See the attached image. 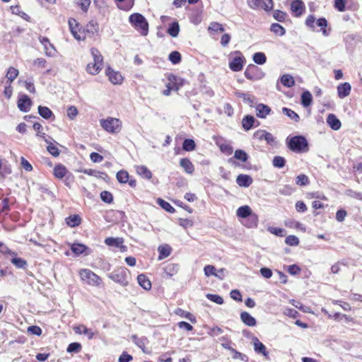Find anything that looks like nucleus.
Wrapping results in <instances>:
<instances>
[{
	"label": "nucleus",
	"instance_id": "nucleus-47",
	"mask_svg": "<svg viewBox=\"0 0 362 362\" xmlns=\"http://www.w3.org/2000/svg\"><path fill=\"white\" fill-rule=\"evenodd\" d=\"M157 202L166 211L169 213L175 212V209L171 206L170 203L167 202L166 201L162 199H158Z\"/></svg>",
	"mask_w": 362,
	"mask_h": 362
},
{
	"label": "nucleus",
	"instance_id": "nucleus-12",
	"mask_svg": "<svg viewBox=\"0 0 362 362\" xmlns=\"http://www.w3.org/2000/svg\"><path fill=\"white\" fill-rule=\"evenodd\" d=\"M305 4L302 0H292L291 3V11L296 17L300 16L305 11Z\"/></svg>",
	"mask_w": 362,
	"mask_h": 362
},
{
	"label": "nucleus",
	"instance_id": "nucleus-13",
	"mask_svg": "<svg viewBox=\"0 0 362 362\" xmlns=\"http://www.w3.org/2000/svg\"><path fill=\"white\" fill-rule=\"evenodd\" d=\"M40 43L44 46L45 54L49 57L54 55L55 49L54 45L49 42V40L45 37H39Z\"/></svg>",
	"mask_w": 362,
	"mask_h": 362
},
{
	"label": "nucleus",
	"instance_id": "nucleus-62",
	"mask_svg": "<svg viewBox=\"0 0 362 362\" xmlns=\"http://www.w3.org/2000/svg\"><path fill=\"white\" fill-rule=\"evenodd\" d=\"M293 192V189L289 185H284L283 187L279 189V192L281 194L288 196L291 195Z\"/></svg>",
	"mask_w": 362,
	"mask_h": 362
},
{
	"label": "nucleus",
	"instance_id": "nucleus-26",
	"mask_svg": "<svg viewBox=\"0 0 362 362\" xmlns=\"http://www.w3.org/2000/svg\"><path fill=\"white\" fill-rule=\"evenodd\" d=\"M158 250L159 252L158 259L161 260L165 257H168L170 255L172 248L169 245L165 244L160 245L158 248Z\"/></svg>",
	"mask_w": 362,
	"mask_h": 362
},
{
	"label": "nucleus",
	"instance_id": "nucleus-23",
	"mask_svg": "<svg viewBox=\"0 0 362 362\" xmlns=\"http://www.w3.org/2000/svg\"><path fill=\"white\" fill-rule=\"evenodd\" d=\"M327 123L333 130H339L341 126L340 120L334 114L328 115Z\"/></svg>",
	"mask_w": 362,
	"mask_h": 362
},
{
	"label": "nucleus",
	"instance_id": "nucleus-25",
	"mask_svg": "<svg viewBox=\"0 0 362 362\" xmlns=\"http://www.w3.org/2000/svg\"><path fill=\"white\" fill-rule=\"evenodd\" d=\"M74 329L76 334H83L87 335L88 339H92L94 337V332L91 329H88L83 325H80L77 327H75L74 328Z\"/></svg>",
	"mask_w": 362,
	"mask_h": 362
},
{
	"label": "nucleus",
	"instance_id": "nucleus-31",
	"mask_svg": "<svg viewBox=\"0 0 362 362\" xmlns=\"http://www.w3.org/2000/svg\"><path fill=\"white\" fill-rule=\"evenodd\" d=\"M67 173L68 170L62 164H58L54 168V175L57 178H63Z\"/></svg>",
	"mask_w": 362,
	"mask_h": 362
},
{
	"label": "nucleus",
	"instance_id": "nucleus-6",
	"mask_svg": "<svg viewBox=\"0 0 362 362\" xmlns=\"http://www.w3.org/2000/svg\"><path fill=\"white\" fill-rule=\"evenodd\" d=\"M101 127L109 133H116L121 129V122L119 119L108 117L106 119H100Z\"/></svg>",
	"mask_w": 362,
	"mask_h": 362
},
{
	"label": "nucleus",
	"instance_id": "nucleus-61",
	"mask_svg": "<svg viewBox=\"0 0 362 362\" xmlns=\"http://www.w3.org/2000/svg\"><path fill=\"white\" fill-rule=\"evenodd\" d=\"M268 231L279 237H283L285 235L284 230L280 228L269 227Z\"/></svg>",
	"mask_w": 362,
	"mask_h": 362
},
{
	"label": "nucleus",
	"instance_id": "nucleus-57",
	"mask_svg": "<svg viewBox=\"0 0 362 362\" xmlns=\"http://www.w3.org/2000/svg\"><path fill=\"white\" fill-rule=\"evenodd\" d=\"M206 298L212 302H214L218 305H222L223 303V299L221 296L216 294H206Z\"/></svg>",
	"mask_w": 362,
	"mask_h": 362
},
{
	"label": "nucleus",
	"instance_id": "nucleus-38",
	"mask_svg": "<svg viewBox=\"0 0 362 362\" xmlns=\"http://www.w3.org/2000/svg\"><path fill=\"white\" fill-rule=\"evenodd\" d=\"M281 83L288 88L292 87L295 84V81L289 74H284L281 77Z\"/></svg>",
	"mask_w": 362,
	"mask_h": 362
},
{
	"label": "nucleus",
	"instance_id": "nucleus-46",
	"mask_svg": "<svg viewBox=\"0 0 362 362\" xmlns=\"http://www.w3.org/2000/svg\"><path fill=\"white\" fill-rule=\"evenodd\" d=\"M317 26L321 28V31L325 36L329 35V33L326 30L327 26V21L325 18H319L316 22Z\"/></svg>",
	"mask_w": 362,
	"mask_h": 362
},
{
	"label": "nucleus",
	"instance_id": "nucleus-37",
	"mask_svg": "<svg viewBox=\"0 0 362 362\" xmlns=\"http://www.w3.org/2000/svg\"><path fill=\"white\" fill-rule=\"evenodd\" d=\"M313 100L311 93L308 90L303 91L301 95V104L303 107H308Z\"/></svg>",
	"mask_w": 362,
	"mask_h": 362
},
{
	"label": "nucleus",
	"instance_id": "nucleus-4",
	"mask_svg": "<svg viewBox=\"0 0 362 362\" xmlns=\"http://www.w3.org/2000/svg\"><path fill=\"white\" fill-rule=\"evenodd\" d=\"M82 281L93 286H100L102 279L90 269H82L78 272Z\"/></svg>",
	"mask_w": 362,
	"mask_h": 362
},
{
	"label": "nucleus",
	"instance_id": "nucleus-35",
	"mask_svg": "<svg viewBox=\"0 0 362 362\" xmlns=\"http://www.w3.org/2000/svg\"><path fill=\"white\" fill-rule=\"evenodd\" d=\"M255 117L251 115H246L243 117L242 120V125L245 130L248 131L250 130L255 122Z\"/></svg>",
	"mask_w": 362,
	"mask_h": 362
},
{
	"label": "nucleus",
	"instance_id": "nucleus-33",
	"mask_svg": "<svg viewBox=\"0 0 362 362\" xmlns=\"http://www.w3.org/2000/svg\"><path fill=\"white\" fill-rule=\"evenodd\" d=\"M137 174L146 179H151L152 177L151 172L145 165H138L136 167Z\"/></svg>",
	"mask_w": 362,
	"mask_h": 362
},
{
	"label": "nucleus",
	"instance_id": "nucleus-10",
	"mask_svg": "<svg viewBox=\"0 0 362 362\" xmlns=\"http://www.w3.org/2000/svg\"><path fill=\"white\" fill-rule=\"evenodd\" d=\"M254 139L258 141H265L267 144L274 146L276 144V138L269 132L264 129L257 130L253 134Z\"/></svg>",
	"mask_w": 362,
	"mask_h": 362
},
{
	"label": "nucleus",
	"instance_id": "nucleus-30",
	"mask_svg": "<svg viewBox=\"0 0 362 362\" xmlns=\"http://www.w3.org/2000/svg\"><path fill=\"white\" fill-rule=\"evenodd\" d=\"M179 270V265L177 264L170 263L166 265L164 269V272L166 276L171 277L176 274Z\"/></svg>",
	"mask_w": 362,
	"mask_h": 362
},
{
	"label": "nucleus",
	"instance_id": "nucleus-63",
	"mask_svg": "<svg viewBox=\"0 0 362 362\" xmlns=\"http://www.w3.org/2000/svg\"><path fill=\"white\" fill-rule=\"evenodd\" d=\"M346 194L349 197L356 198L357 199L362 200V193L361 192H358L354 191L352 189H348L346 192Z\"/></svg>",
	"mask_w": 362,
	"mask_h": 362
},
{
	"label": "nucleus",
	"instance_id": "nucleus-56",
	"mask_svg": "<svg viewBox=\"0 0 362 362\" xmlns=\"http://www.w3.org/2000/svg\"><path fill=\"white\" fill-rule=\"evenodd\" d=\"M100 198L104 202L107 203V204H110L113 201L112 194L110 192H107V191H103L100 193Z\"/></svg>",
	"mask_w": 362,
	"mask_h": 362
},
{
	"label": "nucleus",
	"instance_id": "nucleus-19",
	"mask_svg": "<svg viewBox=\"0 0 362 362\" xmlns=\"http://www.w3.org/2000/svg\"><path fill=\"white\" fill-rule=\"evenodd\" d=\"M254 350L257 354H262L264 356L268 355L266 346L258 339L257 337H252Z\"/></svg>",
	"mask_w": 362,
	"mask_h": 362
},
{
	"label": "nucleus",
	"instance_id": "nucleus-15",
	"mask_svg": "<svg viewBox=\"0 0 362 362\" xmlns=\"http://www.w3.org/2000/svg\"><path fill=\"white\" fill-rule=\"evenodd\" d=\"M106 75L108 76L109 80L113 84H120L123 81V77L120 73L115 71L110 67L106 69Z\"/></svg>",
	"mask_w": 362,
	"mask_h": 362
},
{
	"label": "nucleus",
	"instance_id": "nucleus-36",
	"mask_svg": "<svg viewBox=\"0 0 362 362\" xmlns=\"http://www.w3.org/2000/svg\"><path fill=\"white\" fill-rule=\"evenodd\" d=\"M18 70L13 66L8 68L6 77L7 78L8 83H11L18 76Z\"/></svg>",
	"mask_w": 362,
	"mask_h": 362
},
{
	"label": "nucleus",
	"instance_id": "nucleus-17",
	"mask_svg": "<svg viewBox=\"0 0 362 362\" xmlns=\"http://www.w3.org/2000/svg\"><path fill=\"white\" fill-rule=\"evenodd\" d=\"M5 253L10 254L13 256H14L11 259V262L15 265L17 268L19 269H23L27 266V262L20 257H16V254L12 251H11L9 249L6 248V250L4 251Z\"/></svg>",
	"mask_w": 362,
	"mask_h": 362
},
{
	"label": "nucleus",
	"instance_id": "nucleus-41",
	"mask_svg": "<svg viewBox=\"0 0 362 362\" xmlns=\"http://www.w3.org/2000/svg\"><path fill=\"white\" fill-rule=\"evenodd\" d=\"M117 180L119 182L125 184L129 181V173L125 170H119L116 175Z\"/></svg>",
	"mask_w": 362,
	"mask_h": 362
},
{
	"label": "nucleus",
	"instance_id": "nucleus-20",
	"mask_svg": "<svg viewBox=\"0 0 362 362\" xmlns=\"http://www.w3.org/2000/svg\"><path fill=\"white\" fill-rule=\"evenodd\" d=\"M236 182L240 187H248L252 183V178L248 175L240 174L237 177Z\"/></svg>",
	"mask_w": 362,
	"mask_h": 362
},
{
	"label": "nucleus",
	"instance_id": "nucleus-40",
	"mask_svg": "<svg viewBox=\"0 0 362 362\" xmlns=\"http://www.w3.org/2000/svg\"><path fill=\"white\" fill-rule=\"evenodd\" d=\"M105 243L108 246L119 247L123 243V240L119 238H107L105 240Z\"/></svg>",
	"mask_w": 362,
	"mask_h": 362
},
{
	"label": "nucleus",
	"instance_id": "nucleus-48",
	"mask_svg": "<svg viewBox=\"0 0 362 362\" xmlns=\"http://www.w3.org/2000/svg\"><path fill=\"white\" fill-rule=\"evenodd\" d=\"M168 59L173 64H177L181 61V54L177 51H173L170 53L168 56Z\"/></svg>",
	"mask_w": 362,
	"mask_h": 362
},
{
	"label": "nucleus",
	"instance_id": "nucleus-16",
	"mask_svg": "<svg viewBox=\"0 0 362 362\" xmlns=\"http://www.w3.org/2000/svg\"><path fill=\"white\" fill-rule=\"evenodd\" d=\"M256 115L259 118H266L272 111L271 108L263 103H259L255 106Z\"/></svg>",
	"mask_w": 362,
	"mask_h": 362
},
{
	"label": "nucleus",
	"instance_id": "nucleus-64",
	"mask_svg": "<svg viewBox=\"0 0 362 362\" xmlns=\"http://www.w3.org/2000/svg\"><path fill=\"white\" fill-rule=\"evenodd\" d=\"M133 359V357L124 351L119 356L118 362H129Z\"/></svg>",
	"mask_w": 362,
	"mask_h": 362
},
{
	"label": "nucleus",
	"instance_id": "nucleus-11",
	"mask_svg": "<svg viewBox=\"0 0 362 362\" xmlns=\"http://www.w3.org/2000/svg\"><path fill=\"white\" fill-rule=\"evenodd\" d=\"M238 56L234 57L229 63L230 69L233 71H240L243 69V64L245 62V57L242 55L240 52H237Z\"/></svg>",
	"mask_w": 362,
	"mask_h": 362
},
{
	"label": "nucleus",
	"instance_id": "nucleus-29",
	"mask_svg": "<svg viewBox=\"0 0 362 362\" xmlns=\"http://www.w3.org/2000/svg\"><path fill=\"white\" fill-rule=\"evenodd\" d=\"M69 26L70 28V30L73 35V36L78 40H81L82 38H84L82 37L77 31L76 28L78 27V23L76 20L74 19H70L69 20Z\"/></svg>",
	"mask_w": 362,
	"mask_h": 362
},
{
	"label": "nucleus",
	"instance_id": "nucleus-39",
	"mask_svg": "<svg viewBox=\"0 0 362 362\" xmlns=\"http://www.w3.org/2000/svg\"><path fill=\"white\" fill-rule=\"evenodd\" d=\"M38 113L42 117L46 119H49L53 115V113L49 108L41 105L38 107Z\"/></svg>",
	"mask_w": 362,
	"mask_h": 362
},
{
	"label": "nucleus",
	"instance_id": "nucleus-42",
	"mask_svg": "<svg viewBox=\"0 0 362 362\" xmlns=\"http://www.w3.org/2000/svg\"><path fill=\"white\" fill-rule=\"evenodd\" d=\"M282 112L286 115L287 117L291 118V119L294 120L295 122H298L300 119L299 115L295 112L293 110L287 108V107H283L282 108Z\"/></svg>",
	"mask_w": 362,
	"mask_h": 362
},
{
	"label": "nucleus",
	"instance_id": "nucleus-27",
	"mask_svg": "<svg viewBox=\"0 0 362 362\" xmlns=\"http://www.w3.org/2000/svg\"><path fill=\"white\" fill-rule=\"evenodd\" d=\"M137 281L144 289L148 291L151 288V283L146 275L139 274L137 276Z\"/></svg>",
	"mask_w": 362,
	"mask_h": 362
},
{
	"label": "nucleus",
	"instance_id": "nucleus-22",
	"mask_svg": "<svg viewBox=\"0 0 362 362\" xmlns=\"http://www.w3.org/2000/svg\"><path fill=\"white\" fill-rule=\"evenodd\" d=\"M240 320L249 327H255L257 325V320L247 312L243 311L240 313Z\"/></svg>",
	"mask_w": 362,
	"mask_h": 362
},
{
	"label": "nucleus",
	"instance_id": "nucleus-55",
	"mask_svg": "<svg viewBox=\"0 0 362 362\" xmlns=\"http://www.w3.org/2000/svg\"><path fill=\"white\" fill-rule=\"evenodd\" d=\"M296 183L300 186H305L309 183V180L307 175L301 174L297 176Z\"/></svg>",
	"mask_w": 362,
	"mask_h": 362
},
{
	"label": "nucleus",
	"instance_id": "nucleus-59",
	"mask_svg": "<svg viewBox=\"0 0 362 362\" xmlns=\"http://www.w3.org/2000/svg\"><path fill=\"white\" fill-rule=\"evenodd\" d=\"M220 150L222 153L229 156L233 152V147L228 144H222L219 146Z\"/></svg>",
	"mask_w": 362,
	"mask_h": 362
},
{
	"label": "nucleus",
	"instance_id": "nucleus-34",
	"mask_svg": "<svg viewBox=\"0 0 362 362\" xmlns=\"http://www.w3.org/2000/svg\"><path fill=\"white\" fill-rule=\"evenodd\" d=\"M167 33L173 37H176L180 33V25L177 21L173 22L169 25Z\"/></svg>",
	"mask_w": 362,
	"mask_h": 362
},
{
	"label": "nucleus",
	"instance_id": "nucleus-50",
	"mask_svg": "<svg viewBox=\"0 0 362 362\" xmlns=\"http://www.w3.org/2000/svg\"><path fill=\"white\" fill-rule=\"evenodd\" d=\"M71 249L74 253H75L77 255H79L81 254H83L85 252L86 247L83 244L77 243V244H73L71 245Z\"/></svg>",
	"mask_w": 362,
	"mask_h": 362
},
{
	"label": "nucleus",
	"instance_id": "nucleus-14",
	"mask_svg": "<svg viewBox=\"0 0 362 362\" xmlns=\"http://www.w3.org/2000/svg\"><path fill=\"white\" fill-rule=\"evenodd\" d=\"M32 101L27 95H23L18 100V107L23 112H27L30 110Z\"/></svg>",
	"mask_w": 362,
	"mask_h": 362
},
{
	"label": "nucleus",
	"instance_id": "nucleus-45",
	"mask_svg": "<svg viewBox=\"0 0 362 362\" xmlns=\"http://www.w3.org/2000/svg\"><path fill=\"white\" fill-rule=\"evenodd\" d=\"M196 144L193 139H185L182 143V148L186 151H191L195 148Z\"/></svg>",
	"mask_w": 362,
	"mask_h": 362
},
{
	"label": "nucleus",
	"instance_id": "nucleus-58",
	"mask_svg": "<svg viewBox=\"0 0 362 362\" xmlns=\"http://www.w3.org/2000/svg\"><path fill=\"white\" fill-rule=\"evenodd\" d=\"M285 243L291 246H296L299 244V239L296 235H288L286 238Z\"/></svg>",
	"mask_w": 362,
	"mask_h": 362
},
{
	"label": "nucleus",
	"instance_id": "nucleus-3",
	"mask_svg": "<svg viewBox=\"0 0 362 362\" xmlns=\"http://www.w3.org/2000/svg\"><path fill=\"white\" fill-rule=\"evenodd\" d=\"M129 21L137 30H141L142 35H147L148 32V23L141 14L138 13H133L129 16Z\"/></svg>",
	"mask_w": 362,
	"mask_h": 362
},
{
	"label": "nucleus",
	"instance_id": "nucleus-43",
	"mask_svg": "<svg viewBox=\"0 0 362 362\" xmlns=\"http://www.w3.org/2000/svg\"><path fill=\"white\" fill-rule=\"evenodd\" d=\"M270 30L279 36H283L286 33L285 28L279 23H272Z\"/></svg>",
	"mask_w": 362,
	"mask_h": 362
},
{
	"label": "nucleus",
	"instance_id": "nucleus-24",
	"mask_svg": "<svg viewBox=\"0 0 362 362\" xmlns=\"http://www.w3.org/2000/svg\"><path fill=\"white\" fill-rule=\"evenodd\" d=\"M235 94L238 98H242L245 103L248 104L250 107L253 106L255 100V97L254 95L239 91L235 92Z\"/></svg>",
	"mask_w": 362,
	"mask_h": 362
},
{
	"label": "nucleus",
	"instance_id": "nucleus-21",
	"mask_svg": "<svg viewBox=\"0 0 362 362\" xmlns=\"http://www.w3.org/2000/svg\"><path fill=\"white\" fill-rule=\"evenodd\" d=\"M168 83H172L171 86L173 87V88L174 89V90L175 91H178V90L184 85L185 83V80L181 78H178L175 75H170L168 76Z\"/></svg>",
	"mask_w": 362,
	"mask_h": 362
},
{
	"label": "nucleus",
	"instance_id": "nucleus-51",
	"mask_svg": "<svg viewBox=\"0 0 362 362\" xmlns=\"http://www.w3.org/2000/svg\"><path fill=\"white\" fill-rule=\"evenodd\" d=\"M234 158L243 162H246L248 159V155L243 150H236L234 153Z\"/></svg>",
	"mask_w": 362,
	"mask_h": 362
},
{
	"label": "nucleus",
	"instance_id": "nucleus-28",
	"mask_svg": "<svg viewBox=\"0 0 362 362\" xmlns=\"http://www.w3.org/2000/svg\"><path fill=\"white\" fill-rule=\"evenodd\" d=\"M180 165L188 174H192L194 170L193 164L188 158H185L180 159Z\"/></svg>",
	"mask_w": 362,
	"mask_h": 362
},
{
	"label": "nucleus",
	"instance_id": "nucleus-2",
	"mask_svg": "<svg viewBox=\"0 0 362 362\" xmlns=\"http://www.w3.org/2000/svg\"><path fill=\"white\" fill-rule=\"evenodd\" d=\"M288 148L295 153H305L308 151V143L303 136H294L286 139Z\"/></svg>",
	"mask_w": 362,
	"mask_h": 362
},
{
	"label": "nucleus",
	"instance_id": "nucleus-60",
	"mask_svg": "<svg viewBox=\"0 0 362 362\" xmlns=\"http://www.w3.org/2000/svg\"><path fill=\"white\" fill-rule=\"evenodd\" d=\"M287 14L281 11L276 10L274 12L273 17L278 21L282 22L286 19Z\"/></svg>",
	"mask_w": 362,
	"mask_h": 362
},
{
	"label": "nucleus",
	"instance_id": "nucleus-8",
	"mask_svg": "<svg viewBox=\"0 0 362 362\" xmlns=\"http://www.w3.org/2000/svg\"><path fill=\"white\" fill-rule=\"evenodd\" d=\"M237 216L240 218L249 217L251 223L249 227H256L258 223V217L256 214L252 213V210L249 206H243L238 209Z\"/></svg>",
	"mask_w": 362,
	"mask_h": 362
},
{
	"label": "nucleus",
	"instance_id": "nucleus-54",
	"mask_svg": "<svg viewBox=\"0 0 362 362\" xmlns=\"http://www.w3.org/2000/svg\"><path fill=\"white\" fill-rule=\"evenodd\" d=\"M209 30H211L216 33H223L224 32L225 29L221 24L217 22H212L209 25Z\"/></svg>",
	"mask_w": 362,
	"mask_h": 362
},
{
	"label": "nucleus",
	"instance_id": "nucleus-5",
	"mask_svg": "<svg viewBox=\"0 0 362 362\" xmlns=\"http://www.w3.org/2000/svg\"><path fill=\"white\" fill-rule=\"evenodd\" d=\"M107 276L122 286H127L129 284L128 270L125 267H119L115 269L112 272L108 274Z\"/></svg>",
	"mask_w": 362,
	"mask_h": 362
},
{
	"label": "nucleus",
	"instance_id": "nucleus-7",
	"mask_svg": "<svg viewBox=\"0 0 362 362\" xmlns=\"http://www.w3.org/2000/svg\"><path fill=\"white\" fill-rule=\"evenodd\" d=\"M245 76L250 81L261 80L264 77V72L257 66L255 64H250L247 66L245 71Z\"/></svg>",
	"mask_w": 362,
	"mask_h": 362
},
{
	"label": "nucleus",
	"instance_id": "nucleus-53",
	"mask_svg": "<svg viewBox=\"0 0 362 362\" xmlns=\"http://www.w3.org/2000/svg\"><path fill=\"white\" fill-rule=\"evenodd\" d=\"M273 165L276 168H281L286 164V160L281 156H275L272 160Z\"/></svg>",
	"mask_w": 362,
	"mask_h": 362
},
{
	"label": "nucleus",
	"instance_id": "nucleus-44",
	"mask_svg": "<svg viewBox=\"0 0 362 362\" xmlns=\"http://www.w3.org/2000/svg\"><path fill=\"white\" fill-rule=\"evenodd\" d=\"M253 61L257 64H264L267 61V57L263 52H256L253 55Z\"/></svg>",
	"mask_w": 362,
	"mask_h": 362
},
{
	"label": "nucleus",
	"instance_id": "nucleus-52",
	"mask_svg": "<svg viewBox=\"0 0 362 362\" xmlns=\"http://www.w3.org/2000/svg\"><path fill=\"white\" fill-rule=\"evenodd\" d=\"M204 274L206 276H209L211 275H214L216 277H218L221 279H223V277L220 276L218 274H216L215 272L216 271V269L214 266L212 265H206L204 267Z\"/></svg>",
	"mask_w": 362,
	"mask_h": 362
},
{
	"label": "nucleus",
	"instance_id": "nucleus-32",
	"mask_svg": "<svg viewBox=\"0 0 362 362\" xmlns=\"http://www.w3.org/2000/svg\"><path fill=\"white\" fill-rule=\"evenodd\" d=\"M81 218L77 214L69 216V217H67L66 218V224L71 228L76 227V226H79L81 224Z\"/></svg>",
	"mask_w": 362,
	"mask_h": 362
},
{
	"label": "nucleus",
	"instance_id": "nucleus-1",
	"mask_svg": "<svg viewBox=\"0 0 362 362\" xmlns=\"http://www.w3.org/2000/svg\"><path fill=\"white\" fill-rule=\"evenodd\" d=\"M90 53L93 62L87 64L86 71L91 75H96L100 73L103 67V57L100 52L95 47L90 49Z\"/></svg>",
	"mask_w": 362,
	"mask_h": 362
},
{
	"label": "nucleus",
	"instance_id": "nucleus-9",
	"mask_svg": "<svg viewBox=\"0 0 362 362\" xmlns=\"http://www.w3.org/2000/svg\"><path fill=\"white\" fill-rule=\"evenodd\" d=\"M248 6L253 9H263L266 11L273 8L272 0H247Z\"/></svg>",
	"mask_w": 362,
	"mask_h": 362
},
{
	"label": "nucleus",
	"instance_id": "nucleus-49",
	"mask_svg": "<svg viewBox=\"0 0 362 362\" xmlns=\"http://www.w3.org/2000/svg\"><path fill=\"white\" fill-rule=\"evenodd\" d=\"M81 349L82 346L80 343L73 342L68 346L66 351L68 353H78L81 351Z\"/></svg>",
	"mask_w": 362,
	"mask_h": 362
},
{
	"label": "nucleus",
	"instance_id": "nucleus-18",
	"mask_svg": "<svg viewBox=\"0 0 362 362\" xmlns=\"http://www.w3.org/2000/svg\"><path fill=\"white\" fill-rule=\"evenodd\" d=\"M351 90V86L349 83L344 82L342 83H340L337 86V94L339 98H344L345 97L348 96Z\"/></svg>",
	"mask_w": 362,
	"mask_h": 362
}]
</instances>
